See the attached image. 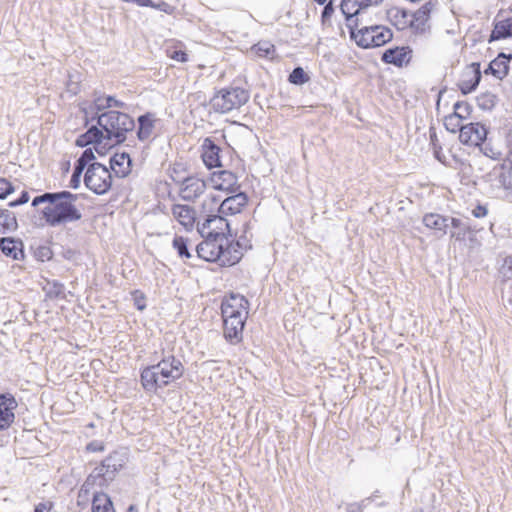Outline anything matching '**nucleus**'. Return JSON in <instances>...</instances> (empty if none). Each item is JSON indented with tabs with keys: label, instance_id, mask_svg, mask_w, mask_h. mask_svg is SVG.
Returning a JSON list of instances; mask_svg holds the SVG:
<instances>
[{
	"label": "nucleus",
	"instance_id": "f257e3e1",
	"mask_svg": "<svg viewBox=\"0 0 512 512\" xmlns=\"http://www.w3.org/2000/svg\"><path fill=\"white\" fill-rule=\"evenodd\" d=\"M78 196L69 191L56 193L46 192L32 200V206L46 204L42 210L43 218L52 227L75 222L81 219L82 214L76 206Z\"/></svg>",
	"mask_w": 512,
	"mask_h": 512
},
{
	"label": "nucleus",
	"instance_id": "393cba45",
	"mask_svg": "<svg viewBox=\"0 0 512 512\" xmlns=\"http://www.w3.org/2000/svg\"><path fill=\"white\" fill-rule=\"evenodd\" d=\"M387 18L398 30H404L411 23V14L403 8L391 7L387 10Z\"/></svg>",
	"mask_w": 512,
	"mask_h": 512
},
{
	"label": "nucleus",
	"instance_id": "c85d7f7f",
	"mask_svg": "<svg viewBox=\"0 0 512 512\" xmlns=\"http://www.w3.org/2000/svg\"><path fill=\"white\" fill-rule=\"evenodd\" d=\"M222 202V196L214 191H209L204 195V199L201 203V211L206 214L220 213V203Z\"/></svg>",
	"mask_w": 512,
	"mask_h": 512
},
{
	"label": "nucleus",
	"instance_id": "3c124183",
	"mask_svg": "<svg viewBox=\"0 0 512 512\" xmlns=\"http://www.w3.org/2000/svg\"><path fill=\"white\" fill-rule=\"evenodd\" d=\"M106 108H112V107H118V108H124L125 104L117 99H115L112 96H106L105 100Z\"/></svg>",
	"mask_w": 512,
	"mask_h": 512
},
{
	"label": "nucleus",
	"instance_id": "39448f33",
	"mask_svg": "<svg viewBox=\"0 0 512 512\" xmlns=\"http://www.w3.org/2000/svg\"><path fill=\"white\" fill-rule=\"evenodd\" d=\"M249 99L248 92L240 87L219 90L211 99V106L216 112L227 113L240 108Z\"/></svg>",
	"mask_w": 512,
	"mask_h": 512
},
{
	"label": "nucleus",
	"instance_id": "6e6552de",
	"mask_svg": "<svg viewBox=\"0 0 512 512\" xmlns=\"http://www.w3.org/2000/svg\"><path fill=\"white\" fill-rule=\"evenodd\" d=\"M204 240L196 247L197 254L200 258L208 262H218L221 257V251L227 244V237L221 235L214 237L211 235H201Z\"/></svg>",
	"mask_w": 512,
	"mask_h": 512
},
{
	"label": "nucleus",
	"instance_id": "4c0bfd02",
	"mask_svg": "<svg viewBox=\"0 0 512 512\" xmlns=\"http://www.w3.org/2000/svg\"><path fill=\"white\" fill-rule=\"evenodd\" d=\"M477 104L482 110H491L497 102V97L491 92H483L477 96Z\"/></svg>",
	"mask_w": 512,
	"mask_h": 512
},
{
	"label": "nucleus",
	"instance_id": "a18cd8bd",
	"mask_svg": "<svg viewBox=\"0 0 512 512\" xmlns=\"http://www.w3.org/2000/svg\"><path fill=\"white\" fill-rule=\"evenodd\" d=\"M14 191L12 184L5 178H0V199H5Z\"/></svg>",
	"mask_w": 512,
	"mask_h": 512
},
{
	"label": "nucleus",
	"instance_id": "0e129e2a",
	"mask_svg": "<svg viewBox=\"0 0 512 512\" xmlns=\"http://www.w3.org/2000/svg\"><path fill=\"white\" fill-rule=\"evenodd\" d=\"M509 9H510V11L512 12V4H511V7H510Z\"/></svg>",
	"mask_w": 512,
	"mask_h": 512
},
{
	"label": "nucleus",
	"instance_id": "680f3d73",
	"mask_svg": "<svg viewBox=\"0 0 512 512\" xmlns=\"http://www.w3.org/2000/svg\"><path fill=\"white\" fill-rule=\"evenodd\" d=\"M68 89H69L72 93H74V94H76V93H77V86L72 87L71 85H69V86H68Z\"/></svg>",
	"mask_w": 512,
	"mask_h": 512
},
{
	"label": "nucleus",
	"instance_id": "c03bdc74",
	"mask_svg": "<svg viewBox=\"0 0 512 512\" xmlns=\"http://www.w3.org/2000/svg\"><path fill=\"white\" fill-rule=\"evenodd\" d=\"M456 112L459 115V119L463 121L470 114L469 104H467L465 102H456L454 104V112L453 113H456Z\"/></svg>",
	"mask_w": 512,
	"mask_h": 512
},
{
	"label": "nucleus",
	"instance_id": "aec40b11",
	"mask_svg": "<svg viewBox=\"0 0 512 512\" xmlns=\"http://www.w3.org/2000/svg\"><path fill=\"white\" fill-rule=\"evenodd\" d=\"M171 213L173 218L186 230L193 228L196 220V213L192 207L188 205L175 204L172 206Z\"/></svg>",
	"mask_w": 512,
	"mask_h": 512
},
{
	"label": "nucleus",
	"instance_id": "e433bc0d",
	"mask_svg": "<svg viewBox=\"0 0 512 512\" xmlns=\"http://www.w3.org/2000/svg\"><path fill=\"white\" fill-rule=\"evenodd\" d=\"M166 54L176 62L186 63L189 60V56L183 49V44L180 42L168 45L166 48Z\"/></svg>",
	"mask_w": 512,
	"mask_h": 512
},
{
	"label": "nucleus",
	"instance_id": "ea45409f",
	"mask_svg": "<svg viewBox=\"0 0 512 512\" xmlns=\"http://www.w3.org/2000/svg\"><path fill=\"white\" fill-rule=\"evenodd\" d=\"M445 127L451 132L460 131L462 125V120L459 119V115L456 113H452L445 117L444 120Z\"/></svg>",
	"mask_w": 512,
	"mask_h": 512
},
{
	"label": "nucleus",
	"instance_id": "a19ab883",
	"mask_svg": "<svg viewBox=\"0 0 512 512\" xmlns=\"http://www.w3.org/2000/svg\"><path fill=\"white\" fill-rule=\"evenodd\" d=\"M432 10V4L430 2L421 6L415 13L411 14L412 18L416 19V21H426L428 22L430 13Z\"/></svg>",
	"mask_w": 512,
	"mask_h": 512
},
{
	"label": "nucleus",
	"instance_id": "f8f14e48",
	"mask_svg": "<svg viewBox=\"0 0 512 512\" xmlns=\"http://www.w3.org/2000/svg\"><path fill=\"white\" fill-rule=\"evenodd\" d=\"M383 0H342L341 11L345 15L347 21L357 17V21L363 16L366 9L379 5Z\"/></svg>",
	"mask_w": 512,
	"mask_h": 512
},
{
	"label": "nucleus",
	"instance_id": "dca6fc26",
	"mask_svg": "<svg viewBox=\"0 0 512 512\" xmlns=\"http://www.w3.org/2000/svg\"><path fill=\"white\" fill-rule=\"evenodd\" d=\"M16 407L17 402L13 396L9 394L0 395V430L7 429L14 422Z\"/></svg>",
	"mask_w": 512,
	"mask_h": 512
},
{
	"label": "nucleus",
	"instance_id": "13d9d810",
	"mask_svg": "<svg viewBox=\"0 0 512 512\" xmlns=\"http://www.w3.org/2000/svg\"><path fill=\"white\" fill-rule=\"evenodd\" d=\"M79 159H81L82 161L87 162V163L92 161L94 159V153H93L92 149L87 148L86 150H84Z\"/></svg>",
	"mask_w": 512,
	"mask_h": 512
},
{
	"label": "nucleus",
	"instance_id": "052dcab7",
	"mask_svg": "<svg viewBox=\"0 0 512 512\" xmlns=\"http://www.w3.org/2000/svg\"><path fill=\"white\" fill-rule=\"evenodd\" d=\"M79 182H80V178H74V174H73L71 177V186L74 188H77Z\"/></svg>",
	"mask_w": 512,
	"mask_h": 512
},
{
	"label": "nucleus",
	"instance_id": "b1692460",
	"mask_svg": "<svg viewBox=\"0 0 512 512\" xmlns=\"http://www.w3.org/2000/svg\"><path fill=\"white\" fill-rule=\"evenodd\" d=\"M496 174L495 186L502 188L507 198H512V168L506 166H500L494 169Z\"/></svg>",
	"mask_w": 512,
	"mask_h": 512
},
{
	"label": "nucleus",
	"instance_id": "9b49d317",
	"mask_svg": "<svg viewBox=\"0 0 512 512\" xmlns=\"http://www.w3.org/2000/svg\"><path fill=\"white\" fill-rule=\"evenodd\" d=\"M225 216L221 213L208 215L206 220L198 227V232L201 235H211L214 237H218L220 234L225 235V231L229 227Z\"/></svg>",
	"mask_w": 512,
	"mask_h": 512
},
{
	"label": "nucleus",
	"instance_id": "7ed1b4c3",
	"mask_svg": "<svg viewBox=\"0 0 512 512\" xmlns=\"http://www.w3.org/2000/svg\"><path fill=\"white\" fill-rule=\"evenodd\" d=\"M97 124L102 128L109 147L124 142L127 133L135 126L128 114L112 110L98 115Z\"/></svg>",
	"mask_w": 512,
	"mask_h": 512
},
{
	"label": "nucleus",
	"instance_id": "79ce46f5",
	"mask_svg": "<svg viewBox=\"0 0 512 512\" xmlns=\"http://www.w3.org/2000/svg\"><path fill=\"white\" fill-rule=\"evenodd\" d=\"M292 84L301 85L308 81V77L301 67H296L289 75Z\"/></svg>",
	"mask_w": 512,
	"mask_h": 512
},
{
	"label": "nucleus",
	"instance_id": "f704fd0d",
	"mask_svg": "<svg viewBox=\"0 0 512 512\" xmlns=\"http://www.w3.org/2000/svg\"><path fill=\"white\" fill-rule=\"evenodd\" d=\"M449 226L453 228V231H451V238H454L457 241L464 240L469 230L468 223L458 218H449Z\"/></svg>",
	"mask_w": 512,
	"mask_h": 512
},
{
	"label": "nucleus",
	"instance_id": "4468645a",
	"mask_svg": "<svg viewBox=\"0 0 512 512\" xmlns=\"http://www.w3.org/2000/svg\"><path fill=\"white\" fill-rule=\"evenodd\" d=\"M247 317L223 318V333L226 340L232 344L242 340V334Z\"/></svg>",
	"mask_w": 512,
	"mask_h": 512
},
{
	"label": "nucleus",
	"instance_id": "473e14b6",
	"mask_svg": "<svg viewBox=\"0 0 512 512\" xmlns=\"http://www.w3.org/2000/svg\"><path fill=\"white\" fill-rule=\"evenodd\" d=\"M92 512H115L112 501L104 493H94L92 501Z\"/></svg>",
	"mask_w": 512,
	"mask_h": 512
},
{
	"label": "nucleus",
	"instance_id": "bf43d9fd",
	"mask_svg": "<svg viewBox=\"0 0 512 512\" xmlns=\"http://www.w3.org/2000/svg\"><path fill=\"white\" fill-rule=\"evenodd\" d=\"M39 252L42 257H46L47 259H49L51 257V252L48 248H42V249H40Z\"/></svg>",
	"mask_w": 512,
	"mask_h": 512
},
{
	"label": "nucleus",
	"instance_id": "20e7f679",
	"mask_svg": "<svg viewBox=\"0 0 512 512\" xmlns=\"http://www.w3.org/2000/svg\"><path fill=\"white\" fill-rule=\"evenodd\" d=\"M348 22L351 38L362 48L379 47L392 39L390 29L381 25H362V17L359 21L355 17Z\"/></svg>",
	"mask_w": 512,
	"mask_h": 512
},
{
	"label": "nucleus",
	"instance_id": "2f4dec72",
	"mask_svg": "<svg viewBox=\"0 0 512 512\" xmlns=\"http://www.w3.org/2000/svg\"><path fill=\"white\" fill-rule=\"evenodd\" d=\"M509 59L505 54H500L497 58L490 62L488 71L497 79H503L508 73Z\"/></svg>",
	"mask_w": 512,
	"mask_h": 512
},
{
	"label": "nucleus",
	"instance_id": "a878e982",
	"mask_svg": "<svg viewBox=\"0 0 512 512\" xmlns=\"http://www.w3.org/2000/svg\"><path fill=\"white\" fill-rule=\"evenodd\" d=\"M156 121V116L152 113H146L138 118L137 136L141 141H147L152 137Z\"/></svg>",
	"mask_w": 512,
	"mask_h": 512
},
{
	"label": "nucleus",
	"instance_id": "9d476101",
	"mask_svg": "<svg viewBox=\"0 0 512 512\" xmlns=\"http://www.w3.org/2000/svg\"><path fill=\"white\" fill-rule=\"evenodd\" d=\"M209 184L215 191L234 193L238 188V179L231 171L219 170L211 174Z\"/></svg>",
	"mask_w": 512,
	"mask_h": 512
},
{
	"label": "nucleus",
	"instance_id": "4be33fe9",
	"mask_svg": "<svg viewBox=\"0 0 512 512\" xmlns=\"http://www.w3.org/2000/svg\"><path fill=\"white\" fill-rule=\"evenodd\" d=\"M411 50L409 47H395L387 49L383 55L382 60L388 64H394L396 66H403L410 61Z\"/></svg>",
	"mask_w": 512,
	"mask_h": 512
},
{
	"label": "nucleus",
	"instance_id": "58836bf2",
	"mask_svg": "<svg viewBox=\"0 0 512 512\" xmlns=\"http://www.w3.org/2000/svg\"><path fill=\"white\" fill-rule=\"evenodd\" d=\"M105 100L106 96H98L89 107H82L85 116L88 117L89 115L97 114L101 110L106 109Z\"/></svg>",
	"mask_w": 512,
	"mask_h": 512
},
{
	"label": "nucleus",
	"instance_id": "0eeeda50",
	"mask_svg": "<svg viewBox=\"0 0 512 512\" xmlns=\"http://www.w3.org/2000/svg\"><path fill=\"white\" fill-rule=\"evenodd\" d=\"M85 185L96 194L106 193L112 184L110 171L100 163L91 164L84 177Z\"/></svg>",
	"mask_w": 512,
	"mask_h": 512
},
{
	"label": "nucleus",
	"instance_id": "7c9ffc66",
	"mask_svg": "<svg viewBox=\"0 0 512 512\" xmlns=\"http://www.w3.org/2000/svg\"><path fill=\"white\" fill-rule=\"evenodd\" d=\"M509 37H512V18L497 21L490 35V42Z\"/></svg>",
	"mask_w": 512,
	"mask_h": 512
},
{
	"label": "nucleus",
	"instance_id": "f3484780",
	"mask_svg": "<svg viewBox=\"0 0 512 512\" xmlns=\"http://www.w3.org/2000/svg\"><path fill=\"white\" fill-rule=\"evenodd\" d=\"M247 202L248 197L243 192L225 198L222 197V202L219 207L220 213L226 216L238 214L247 205Z\"/></svg>",
	"mask_w": 512,
	"mask_h": 512
},
{
	"label": "nucleus",
	"instance_id": "ddd939ff",
	"mask_svg": "<svg viewBox=\"0 0 512 512\" xmlns=\"http://www.w3.org/2000/svg\"><path fill=\"white\" fill-rule=\"evenodd\" d=\"M487 136V130L481 123H469L461 127L459 138L461 142L477 146L482 143Z\"/></svg>",
	"mask_w": 512,
	"mask_h": 512
},
{
	"label": "nucleus",
	"instance_id": "423d86ee",
	"mask_svg": "<svg viewBox=\"0 0 512 512\" xmlns=\"http://www.w3.org/2000/svg\"><path fill=\"white\" fill-rule=\"evenodd\" d=\"M122 466L120 461L114 456H109L103 460L101 466L96 467L91 473L79 491V498L86 497L90 493L92 486L99 480V485L103 481L112 479L114 473Z\"/></svg>",
	"mask_w": 512,
	"mask_h": 512
},
{
	"label": "nucleus",
	"instance_id": "09e8293b",
	"mask_svg": "<svg viewBox=\"0 0 512 512\" xmlns=\"http://www.w3.org/2000/svg\"><path fill=\"white\" fill-rule=\"evenodd\" d=\"M133 300L138 310L142 311L146 308V301L143 294L139 293L138 291H135L133 293Z\"/></svg>",
	"mask_w": 512,
	"mask_h": 512
},
{
	"label": "nucleus",
	"instance_id": "6e6d98bb",
	"mask_svg": "<svg viewBox=\"0 0 512 512\" xmlns=\"http://www.w3.org/2000/svg\"><path fill=\"white\" fill-rule=\"evenodd\" d=\"M333 12H334V9H333L332 3L329 2L328 4L325 5V7L323 9L322 21L323 22L328 21L330 19V17L332 16Z\"/></svg>",
	"mask_w": 512,
	"mask_h": 512
},
{
	"label": "nucleus",
	"instance_id": "6ab92c4d",
	"mask_svg": "<svg viewBox=\"0 0 512 512\" xmlns=\"http://www.w3.org/2000/svg\"><path fill=\"white\" fill-rule=\"evenodd\" d=\"M76 144L80 147H85L90 144L95 145V150L100 152L101 148H106L108 143H106V139L104 136V132L102 131V128L99 129L96 126L90 127L86 133L80 135L77 140Z\"/></svg>",
	"mask_w": 512,
	"mask_h": 512
},
{
	"label": "nucleus",
	"instance_id": "bb28decb",
	"mask_svg": "<svg viewBox=\"0 0 512 512\" xmlns=\"http://www.w3.org/2000/svg\"><path fill=\"white\" fill-rule=\"evenodd\" d=\"M110 167L118 177H126L131 170V159L127 153H116L110 159Z\"/></svg>",
	"mask_w": 512,
	"mask_h": 512
},
{
	"label": "nucleus",
	"instance_id": "c756f323",
	"mask_svg": "<svg viewBox=\"0 0 512 512\" xmlns=\"http://www.w3.org/2000/svg\"><path fill=\"white\" fill-rule=\"evenodd\" d=\"M423 223L429 229H433L441 232L442 234H446L447 228L449 227V218L440 214L431 213L426 214L423 217Z\"/></svg>",
	"mask_w": 512,
	"mask_h": 512
},
{
	"label": "nucleus",
	"instance_id": "8fccbe9b",
	"mask_svg": "<svg viewBox=\"0 0 512 512\" xmlns=\"http://www.w3.org/2000/svg\"><path fill=\"white\" fill-rule=\"evenodd\" d=\"M54 504L52 501L46 500L35 506L34 512H50Z\"/></svg>",
	"mask_w": 512,
	"mask_h": 512
},
{
	"label": "nucleus",
	"instance_id": "2eb2a0df",
	"mask_svg": "<svg viewBox=\"0 0 512 512\" xmlns=\"http://www.w3.org/2000/svg\"><path fill=\"white\" fill-rule=\"evenodd\" d=\"M206 182L197 177H188L182 182L180 195L184 200L194 201L205 193Z\"/></svg>",
	"mask_w": 512,
	"mask_h": 512
},
{
	"label": "nucleus",
	"instance_id": "c9c22d12",
	"mask_svg": "<svg viewBox=\"0 0 512 512\" xmlns=\"http://www.w3.org/2000/svg\"><path fill=\"white\" fill-rule=\"evenodd\" d=\"M16 216L9 210H0V234L17 228Z\"/></svg>",
	"mask_w": 512,
	"mask_h": 512
},
{
	"label": "nucleus",
	"instance_id": "de8ad7c7",
	"mask_svg": "<svg viewBox=\"0 0 512 512\" xmlns=\"http://www.w3.org/2000/svg\"><path fill=\"white\" fill-rule=\"evenodd\" d=\"M430 137H431V142H432V145H433V152H434V156H435V158H436L438 161H440L441 163H445L446 157H445V155L442 153V151H441V147H438V146L436 145V142H435V141L437 140V138H436L435 133L431 134V135H430Z\"/></svg>",
	"mask_w": 512,
	"mask_h": 512
},
{
	"label": "nucleus",
	"instance_id": "e2e57ef3",
	"mask_svg": "<svg viewBox=\"0 0 512 512\" xmlns=\"http://www.w3.org/2000/svg\"><path fill=\"white\" fill-rule=\"evenodd\" d=\"M314 1L320 5H323L327 0H314Z\"/></svg>",
	"mask_w": 512,
	"mask_h": 512
},
{
	"label": "nucleus",
	"instance_id": "4d7b16f0",
	"mask_svg": "<svg viewBox=\"0 0 512 512\" xmlns=\"http://www.w3.org/2000/svg\"><path fill=\"white\" fill-rule=\"evenodd\" d=\"M472 214L476 218H482L487 215V209L484 206L478 205L472 210Z\"/></svg>",
	"mask_w": 512,
	"mask_h": 512
},
{
	"label": "nucleus",
	"instance_id": "72a5a7b5",
	"mask_svg": "<svg viewBox=\"0 0 512 512\" xmlns=\"http://www.w3.org/2000/svg\"><path fill=\"white\" fill-rule=\"evenodd\" d=\"M250 52L260 58L273 59L276 50L274 45L269 41H260L251 47Z\"/></svg>",
	"mask_w": 512,
	"mask_h": 512
},
{
	"label": "nucleus",
	"instance_id": "5fc2aeb1",
	"mask_svg": "<svg viewBox=\"0 0 512 512\" xmlns=\"http://www.w3.org/2000/svg\"><path fill=\"white\" fill-rule=\"evenodd\" d=\"M87 164H88L87 162H84L81 159L77 160L76 165H75V169H74V178H80L81 177L82 171L85 169Z\"/></svg>",
	"mask_w": 512,
	"mask_h": 512
},
{
	"label": "nucleus",
	"instance_id": "603ef678",
	"mask_svg": "<svg viewBox=\"0 0 512 512\" xmlns=\"http://www.w3.org/2000/svg\"><path fill=\"white\" fill-rule=\"evenodd\" d=\"M28 201H29V194H28V192L23 191V192H22V194H21V196H20L17 200H15V201H11V202L9 203V206H10V207H16V206H19V205L25 204V203H27Z\"/></svg>",
	"mask_w": 512,
	"mask_h": 512
},
{
	"label": "nucleus",
	"instance_id": "f03ea898",
	"mask_svg": "<svg viewBox=\"0 0 512 512\" xmlns=\"http://www.w3.org/2000/svg\"><path fill=\"white\" fill-rule=\"evenodd\" d=\"M183 365L174 356H168L155 365L146 367L141 373L143 388L155 392L183 375Z\"/></svg>",
	"mask_w": 512,
	"mask_h": 512
},
{
	"label": "nucleus",
	"instance_id": "49530a36",
	"mask_svg": "<svg viewBox=\"0 0 512 512\" xmlns=\"http://www.w3.org/2000/svg\"><path fill=\"white\" fill-rule=\"evenodd\" d=\"M426 21H416V19L411 17V23L409 27H411L416 33L423 34L426 32L428 25Z\"/></svg>",
	"mask_w": 512,
	"mask_h": 512
},
{
	"label": "nucleus",
	"instance_id": "a211bd4d",
	"mask_svg": "<svg viewBox=\"0 0 512 512\" xmlns=\"http://www.w3.org/2000/svg\"><path fill=\"white\" fill-rule=\"evenodd\" d=\"M246 246H243L240 241L230 242L227 238V244L221 251V257L219 264L221 266H232L240 261L243 256V250Z\"/></svg>",
	"mask_w": 512,
	"mask_h": 512
},
{
	"label": "nucleus",
	"instance_id": "37998d69",
	"mask_svg": "<svg viewBox=\"0 0 512 512\" xmlns=\"http://www.w3.org/2000/svg\"><path fill=\"white\" fill-rule=\"evenodd\" d=\"M173 247L177 250L180 257H190L186 240L183 237H175L173 240Z\"/></svg>",
	"mask_w": 512,
	"mask_h": 512
},
{
	"label": "nucleus",
	"instance_id": "412c9836",
	"mask_svg": "<svg viewBox=\"0 0 512 512\" xmlns=\"http://www.w3.org/2000/svg\"><path fill=\"white\" fill-rule=\"evenodd\" d=\"M480 79L479 65L473 64L464 71L459 83V89L463 94L471 93L478 86Z\"/></svg>",
	"mask_w": 512,
	"mask_h": 512
},
{
	"label": "nucleus",
	"instance_id": "1a4fd4ad",
	"mask_svg": "<svg viewBox=\"0 0 512 512\" xmlns=\"http://www.w3.org/2000/svg\"><path fill=\"white\" fill-rule=\"evenodd\" d=\"M222 318L247 317L248 301L240 294L231 293L221 305Z\"/></svg>",
	"mask_w": 512,
	"mask_h": 512
},
{
	"label": "nucleus",
	"instance_id": "5701e85b",
	"mask_svg": "<svg viewBox=\"0 0 512 512\" xmlns=\"http://www.w3.org/2000/svg\"><path fill=\"white\" fill-rule=\"evenodd\" d=\"M0 249L5 256L13 260H20L24 256L22 241L11 237L0 239Z\"/></svg>",
	"mask_w": 512,
	"mask_h": 512
},
{
	"label": "nucleus",
	"instance_id": "cd10ccee",
	"mask_svg": "<svg viewBox=\"0 0 512 512\" xmlns=\"http://www.w3.org/2000/svg\"><path fill=\"white\" fill-rule=\"evenodd\" d=\"M202 148V159L204 164L208 168L220 166L219 148L210 139H205Z\"/></svg>",
	"mask_w": 512,
	"mask_h": 512
},
{
	"label": "nucleus",
	"instance_id": "864d4df0",
	"mask_svg": "<svg viewBox=\"0 0 512 512\" xmlns=\"http://www.w3.org/2000/svg\"><path fill=\"white\" fill-rule=\"evenodd\" d=\"M87 164H88L87 162H84L81 159L77 160L76 165H75V169H74V178H80L81 177L82 171L85 169Z\"/></svg>",
	"mask_w": 512,
	"mask_h": 512
}]
</instances>
